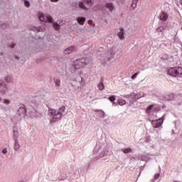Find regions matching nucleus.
Here are the masks:
<instances>
[{
	"label": "nucleus",
	"mask_w": 182,
	"mask_h": 182,
	"mask_svg": "<svg viewBox=\"0 0 182 182\" xmlns=\"http://www.w3.org/2000/svg\"><path fill=\"white\" fill-rule=\"evenodd\" d=\"M66 110L65 106H61L58 110L55 109H49L48 113L53 116L52 122H56V120H60L63 116V112Z\"/></svg>",
	"instance_id": "1"
},
{
	"label": "nucleus",
	"mask_w": 182,
	"mask_h": 182,
	"mask_svg": "<svg viewBox=\"0 0 182 182\" xmlns=\"http://www.w3.org/2000/svg\"><path fill=\"white\" fill-rule=\"evenodd\" d=\"M73 68L75 69H82V68H85L86 66V59L80 58L74 61Z\"/></svg>",
	"instance_id": "2"
},
{
	"label": "nucleus",
	"mask_w": 182,
	"mask_h": 182,
	"mask_svg": "<svg viewBox=\"0 0 182 182\" xmlns=\"http://www.w3.org/2000/svg\"><path fill=\"white\" fill-rule=\"evenodd\" d=\"M164 122V115L162 116V117L159 118V119L156 120H153L151 122V124L154 129H159L161 124H163Z\"/></svg>",
	"instance_id": "3"
},
{
	"label": "nucleus",
	"mask_w": 182,
	"mask_h": 182,
	"mask_svg": "<svg viewBox=\"0 0 182 182\" xmlns=\"http://www.w3.org/2000/svg\"><path fill=\"white\" fill-rule=\"evenodd\" d=\"M38 19L41 22H52V17L48 15L41 14L38 16Z\"/></svg>",
	"instance_id": "4"
},
{
	"label": "nucleus",
	"mask_w": 182,
	"mask_h": 182,
	"mask_svg": "<svg viewBox=\"0 0 182 182\" xmlns=\"http://www.w3.org/2000/svg\"><path fill=\"white\" fill-rule=\"evenodd\" d=\"M168 75L176 77L177 76V67L171 68L168 70Z\"/></svg>",
	"instance_id": "5"
},
{
	"label": "nucleus",
	"mask_w": 182,
	"mask_h": 182,
	"mask_svg": "<svg viewBox=\"0 0 182 182\" xmlns=\"http://www.w3.org/2000/svg\"><path fill=\"white\" fill-rule=\"evenodd\" d=\"M75 50H76V47L70 46L69 48H67L64 50V53H65V55H69L70 53H72L75 52Z\"/></svg>",
	"instance_id": "6"
},
{
	"label": "nucleus",
	"mask_w": 182,
	"mask_h": 182,
	"mask_svg": "<svg viewBox=\"0 0 182 182\" xmlns=\"http://www.w3.org/2000/svg\"><path fill=\"white\" fill-rule=\"evenodd\" d=\"M118 38L120 41H124V29H119V31L118 32Z\"/></svg>",
	"instance_id": "7"
},
{
	"label": "nucleus",
	"mask_w": 182,
	"mask_h": 182,
	"mask_svg": "<svg viewBox=\"0 0 182 182\" xmlns=\"http://www.w3.org/2000/svg\"><path fill=\"white\" fill-rule=\"evenodd\" d=\"M18 112L20 116L26 114V108H25V105L20 107Z\"/></svg>",
	"instance_id": "8"
},
{
	"label": "nucleus",
	"mask_w": 182,
	"mask_h": 182,
	"mask_svg": "<svg viewBox=\"0 0 182 182\" xmlns=\"http://www.w3.org/2000/svg\"><path fill=\"white\" fill-rule=\"evenodd\" d=\"M159 18L161 21H167V18H168V15L166 14V12L161 11V13L159 15Z\"/></svg>",
	"instance_id": "9"
},
{
	"label": "nucleus",
	"mask_w": 182,
	"mask_h": 182,
	"mask_svg": "<svg viewBox=\"0 0 182 182\" xmlns=\"http://www.w3.org/2000/svg\"><path fill=\"white\" fill-rule=\"evenodd\" d=\"M76 20L80 25H83L86 21V18L85 17H77Z\"/></svg>",
	"instance_id": "10"
},
{
	"label": "nucleus",
	"mask_w": 182,
	"mask_h": 182,
	"mask_svg": "<svg viewBox=\"0 0 182 182\" xmlns=\"http://www.w3.org/2000/svg\"><path fill=\"white\" fill-rule=\"evenodd\" d=\"M0 92L1 93H5L6 92V86L2 85V81H0Z\"/></svg>",
	"instance_id": "11"
},
{
	"label": "nucleus",
	"mask_w": 182,
	"mask_h": 182,
	"mask_svg": "<svg viewBox=\"0 0 182 182\" xmlns=\"http://www.w3.org/2000/svg\"><path fill=\"white\" fill-rule=\"evenodd\" d=\"M176 73L178 77H182V68L176 67Z\"/></svg>",
	"instance_id": "12"
},
{
	"label": "nucleus",
	"mask_w": 182,
	"mask_h": 182,
	"mask_svg": "<svg viewBox=\"0 0 182 182\" xmlns=\"http://www.w3.org/2000/svg\"><path fill=\"white\" fill-rule=\"evenodd\" d=\"M78 6L80 9H83L84 11H86V6L83 4V2L80 1L78 3Z\"/></svg>",
	"instance_id": "13"
},
{
	"label": "nucleus",
	"mask_w": 182,
	"mask_h": 182,
	"mask_svg": "<svg viewBox=\"0 0 182 182\" xmlns=\"http://www.w3.org/2000/svg\"><path fill=\"white\" fill-rule=\"evenodd\" d=\"M54 83L57 87H59L60 86V78L54 79Z\"/></svg>",
	"instance_id": "14"
},
{
	"label": "nucleus",
	"mask_w": 182,
	"mask_h": 182,
	"mask_svg": "<svg viewBox=\"0 0 182 182\" xmlns=\"http://www.w3.org/2000/svg\"><path fill=\"white\" fill-rule=\"evenodd\" d=\"M19 147H21V145H19V142L16 141L14 144V150L16 151H18V150H19Z\"/></svg>",
	"instance_id": "15"
},
{
	"label": "nucleus",
	"mask_w": 182,
	"mask_h": 182,
	"mask_svg": "<svg viewBox=\"0 0 182 182\" xmlns=\"http://www.w3.org/2000/svg\"><path fill=\"white\" fill-rule=\"evenodd\" d=\"M122 151H123L124 154H127V153H132V149L130 148L122 149Z\"/></svg>",
	"instance_id": "16"
},
{
	"label": "nucleus",
	"mask_w": 182,
	"mask_h": 182,
	"mask_svg": "<svg viewBox=\"0 0 182 182\" xmlns=\"http://www.w3.org/2000/svg\"><path fill=\"white\" fill-rule=\"evenodd\" d=\"M107 8H108L109 9V11H113V9H114V7L113 6V4L112 3H108L107 4Z\"/></svg>",
	"instance_id": "17"
},
{
	"label": "nucleus",
	"mask_w": 182,
	"mask_h": 182,
	"mask_svg": "<svg viewBox=\"0 0 182 182\" xmlns=\"http://www.w3.org/2000/svg\"><path fill=\"white\" fill-rule=\"evenodd\" d=\"M53 26L55 31H59V28H60V26H59L58 23H53Z\"/></svg>",
	"instance_id": "18"
},
{
	"label": "nucleus",
	"mask_w": 182,
	"mask_h": 182,
	"mask_svg": "<svg viewBox=\"0 0 182 182\" xmlns=\"http://www.w3.org/2000/svg\"><path fill=\"white\" fill-rule=\"evenodd\" d=\"M118 103L120 106H123L124 105H126V101L124 100H119Z\"/></svg>",
	"instance_id": "19"
},
{
	"label": "nucleus",
	"mask_w": 182,
	"mask_h": 182,
	"mask_svg": "<svg viewBox=\"0 0 182 182\" xmlns=\"http://www.w3.org/2000/svg\"><path fill=\"white\" fill-rule=\"evenodd\" d=\"M98 87L100 90H103L105 89V84H103V82H100L98 85Z\"/></svg>",
	"instance_id": "20"
},
{
	"label": "nucleus",
	"mask_w": 182,
	"mask_h": 182,
	"mask_svg": "<svg viewBox=\"0 0 182 182\" xmlns=\"http://www.w3.org/2000/svg\"><path fill=\"white\" fill-rule=\"evenodd\" d=\"M108 100L110 102H114L116 100V97L114 95H112L108 98Z\"/></svg>",
	"instance_id": "21"
},
{
	"label": "nucleus",
	"mask_w": 182,
	"mask_h": 182,
	"mask_svg": "<svg viewBox=\"0 0 182 182\" xmlns=\"http://www.w3.org/2000/svg\"><path fill=\"white\" fill-rule=\"evenodd\" d=\"M87 4V5H93V1L92 0H84Z\"/></svg>",
	"instance_id": "22"
},
{
	"label": "nucleus",
	"mask_w": 182,
	"mask_h": 182,
	"mask_svg": "<svg viewBox=\"0 0 182 182\" xmlns=\"http://www.w3.org/2000/svg\"><path fill=\"white\" fill-rule=\"evenodd\" d=\"M24 5L26 6H27V8H29V6H31V4H29V2L27 0L24 1Z\"/></svg>",
	"instance_id": "23"
},
{
	"label": "nucleus",
	"mask_w": 182,
	"mask_h": 182,
	"mask_svg": "<svg viewBox=\"0 0 182 182\" xmlns=\"http://www.w3.org/2000/svg\"><path fill=\"white\" fill-rule=\"evenodd\" d=\"M153 107H154V105H151L147 107V112H150V110H151V109H153Z\"/></svg>",
	"instance_id": "24"
},
{
	"label": "nucleus",
	"mask_w": 182,
	"mask_h": 182,
	"mask_svg": "<svg viewBox=\"0 0 182 182\" xmlns=\"http://www.w3.org/2000/svg\"><path fill=\"white\" fill-rule=\"evenodd\" d=\"M1 153H3V154H6V153H8V150L4 148V149H2Z\"/></svg>",
	"instance_id": "25"
},
{
	"label": "nucleus",
	"mask_w": 182,
	"mask_h": 182,
	"mask_svg": "<svg viewBox=\"0 0 182 182\" xmlns=\"http://www.w3.org/2000/svg\"><path fill=\"white\" fill-rule=\"evenodd\" d=\"M4 103L5 105H9L10 101H9V100H4Z\"/></svg>",
	"instance_id": "26"
},
{
	"label": "nucleus",
	"mask_w": 182,
	"mask_h": 182,
	"mask_svg": "<svg viewBox=\"0 0 182 182\" xmlns=\"http://www.w3.org/2000/svg\"><path fill=\"white\" fill-rule=\"evenodd\" d=\"M137 75H139V72L134 73V75H132L131 76V78H132V79H134V77H136V76Z\"/></svg>",
	"instance_id": "27"
},
{
	"label": "nucleus",
	"mask_w": 182,
	"mask_h": 182,
	"mask_svg": "<svg viewBox=\"0 0 182 182\" xmlns=\"http://www.w3.org/2000/svg\"><path fill=\"white\" fill-rule=\"evenodd\" d=\"M88 23H89L90 25H93V26H95V24L93 23V21H92V20H89V21H88Z\"/></svg>",
	"instance_id": "28"
},
{
	"label": "nucleus",
	"mask_w": 182,
	"mask_h": 182,
	"mask_svg": "<svg viewBox=\"0 0 182 182\" xmlns=\"http://www.w3.org/2000/svg\"><path fill=\"white\" fill-rule=\"evenodd\" d=\"M51 1V2H58V1H59V0H50Z\"/></svg>",
	"instance_id": "29"
},
{
	"label": "nucleus",
	"mask_w": 182,
	"mask_h": 182,
	"mask_svg": "<svg viewBox=\"0 0 182 182\" xmlns=\"http://www.w3.org/2000/svg\"><path fill=\"white\" fill-rule=\"evenodd\" d=\"M15 47V44H13L12 46H11V48H14Z\"/></svg>",
	"instance_id": "30"
},
{
	"label": "nucleus",
	"mask_w": 182,
	"mask_h": 182,
	"mask_svg": "<svg viewBox=\"0 0 182 182\" xmlns=\"http://www.w3.org/2000/svg\"><path fill=\"white\" fill-rule=\"evenodd\" d=\"M103 114H105V112H102Z\"/></svg>",
	"instance_id": "31"
}]
</instances>
